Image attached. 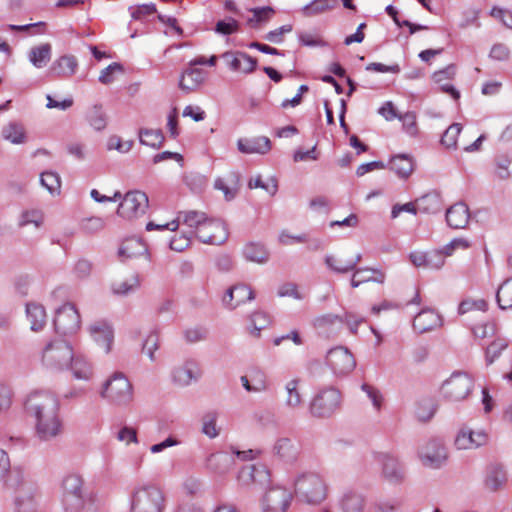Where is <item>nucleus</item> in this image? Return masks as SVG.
I'll return each mask as SVG.
<instances>
[{
	"mask_svg": "<svg viewBox=\"0 0 512 512\" xmlns=\"http://www.w3.org/2000/svg\"><path fill=\"white\" fill-rule=\"evenodd\" d=\"M24 407L39 441L51 442L63 434L61 405L56 395L44 390L34 391L27 396Z\"/></svg>",
	"mask_w": 512,
	"mask_h": 512,
	"instance_id": "1",
	"label": "nucleus"
},
{
	"mask_svg": "<svg viewBox=\"0 0 512 512\" xmlns=\"http://www.w3.org/2000/svg\"><path fill=\"white\" fill-rule=\"evenodd\" d=\"M60 504L63 512H101L105 500L97 489L86 485L82 475L68 473L60 482Z\"/></svg>",
	"mask_w": 512,
	"mask_h": 512,
	"instance_id": "2",
	"label": "nucleus"
},
{
	"mask_svg": "<svg viewBox=\"0 0 512 512\" xmlns=\"http://www.w3.org/2000/svg\"><path fill=\"white\" fill-rule=\"evenodd\" d=\"M176 220H179V224L183 223L191 228L196 238L204 244L221 245L228 238V230L224 222L209 218L202 211H179Z\"/></svg>",
	"mask_w": 512,
	"mask_h": 512,
	"instance_id": "3",
	"label": "nucleus"
},
{
	"mask_svg": "<svg viewBox=\"0 0 512 512\" xmlns=\"http://www.w3.org/2000/svg\"><path fill=\"white\" fill-rule=\"evenodd\" d=\"M128 512H166L167 496L163 488L153 482L135 484L127 498Z\"/></svg>",
	"mask_w": 512,
	"mask_h": 512,
	"instance_id": "4",
	"label": "nucleus"
},
{
	"mask_svg": "<svg viewBox=\"0 0 512 512\" xmlns=\"http://www.w3.org/2000/svg\"><path fill=\"white\" fill-rule=\"evenodd\" d=\"M6 484L13 490L15 512H39V487L29 475L20 469H14Z\"/></svg>",
	"mask_w": 512,
	"mask_h": 512,
	"instance_id": "5",
	"label": "nucleus"
},
{
	"mask_svg": "<svg viewBox=\"0 0 512 512\" xmlns=\"http://www.w3.org/2000/svg\"><path fill=\"white\" fill-rule=\"evenodd\" d=\"M99 395L111 405L126 407L134 399V388L124 373L114 372L103 382Z\"/></svg>",
	"mask_w": 512,
	"mask_h": 512,
	"instance_id": "6",
	"label": "nucleus"
},
{
	"mask_svg": "<svg viewBox=\"0 0 512 512\" xmlns=\"http://www.w3.org/2000/svg\"><path fill=\"white\" fill-rule=\"evenodd\" d=\"M73 347L64 340H52L45 344L40 352V362L44 369L62 372L68 369L73 360Z\"/></svg>",
	"mask_w": 512,
	"mask_h": 512,
	"instance_id": "7",
	"label": "nucleus"
},
{
	"mask_svg": "<svg viewBox=\"0 0 512 512\" xmlns=\"http://www.w3.org/2000/svg\"><path fill=\"white\" fill-rule=\"evenodd\" d=\"M473 378L463 372H454L445 380L441 387L443 398L449 402H460L465 400L473 391Z\"/></svg>",
	"mask_w": 512,
	"mask_h": 512,
	"instance_id": "8",
	"label": "nucleus"
},
{
	"mask_svg": "<svg viewBox=\"0 0 512 512\" xmlns=\"http://www.w3.org/2000/svg\"><path fill=\"white\" fill-rule=\"evenodd\" d=\"M295 492L307 503L317 504L326 497V485L321 477L314 473L300 475L294 483Z\"/></svg>",
	"mask_w": 512,
	"mask_h": 512,
	"instance_id": "9",
	"label": "nucleus"
},
{
	"mask_svg": "<svg viewBox=\"0 0 512 512\" xmlns=\"http://www.w3.org/2000/svg\"><path fill=\"white\" fill-rule=\"evenodd\" d=\"M423 467L431 470H439L447 465L449 452L440 438L428 440L419 455Z\"/></svg>",
	"mask_w": 512,
	"mask_h": 512,
	"instance_id": "10",
	"label": "nucleus"
},
{
	"mask_svg": "<svg viewBox=\"0 0 512 512\" xmlns=\"http://www.w3.org/2000/svg\"><path fill=\"white\" fill-rule=\"evenodd\" d=\"M340 400L341 395L337 389L333 387L323 389L311 400L309 411L317 418L329 417L338 409Z\"/></svg>",
	"mask_w": 512,
	"mask_h": 512,
	"instance_id": "11",
	"label": "nucleus"
},
{
	"mask_svg": "<svg viewBox=\"0 0 512 512\" xmlns=\"http://www.w3.org/2000/svg\"><path fill=\"white\" fill-rule=\"evenodd\" d=\"M54 329L62 336L73 335L81 325L80 314L74 304L68 302L60 306L53 319Z\"/></svg>",
	"mask_w": 512,
	"mask_h": 512,
	"instance_id": "12",
	"label": "nucleus"
},
{
	"mask_svg": "<svg viewBox=\"0 0 512 512\" xmlns=\"http://www.w3.org/2000/svg\"><path fill=\"white\" fill-rule=\"evenodd\" d=\"M147 195L139 190L127 192L122 198L117 214L124 219H134L145 214L148 208Z\"/></svg>",
	"mask_w": 512,
	"mask_h": 512,
	"instance_id": "13",
	"label": "nucleus"
},
{
	"mask_svg": "<svg viewBox=\"0 0 512 512\" xmlns=\"http://www.w3.org/2000/svg\"><path fill=\"white\" fill-rule=\"evenodd\" d=\"M293 499V493L284 486L270 487L261 499L263 512H286Z\"/></svg>",
	"mask_w": 512,
	"mask_h": 512,
	"instance_id": "14",
	"label": "nucleus"
},
{
	"mask_svg": "<svg viewBox=\"0 0 512 512\" xmlns=\"http://www.w3.org/2000/svg\"><path fill=\"white\" fill-rule=\"evenodd\" d=\"M326 361L333 373L344 376L353 371L356 362L352 353L345 347L331 349L326 356Z\"/></svg>",
	"mask_w": 512,
	"mask_h": 512,
	"instance_id": "15",
	"label": "nucleus"
},
{
	"mask_svg": "<svg viewBox=\"0 0 512 512\" xmlns=\"http://www.w3.org/2000/svg\"><path fill=\"white\" fill-rule=\"evenodd\" d=\"M237 479L243 486H264L270 482V472L264 465H246L238 472Z\"/></svg>",
	"mask_w": 512,
	"mask_h": 512,
	"instance_id": "16",
	"label": "nucleus"
},
{
	"mask_svg": "<svg viewBox=\"0 0 512 512\" xmlns=\"http://www.w3.org/2000/svg\"><path fill=\"white\" fill-rule=\"evenodd\" d=\"M221 58L226 61L229 69L234 72L250 74L255 70L257 66V60L245 52L228 51L223 53Z\"/></svg>",
	"mask_w": 512,
	"mask_h": 512,
	"instance_id": "17",
	"label": "nucleus"
},
{
	"mask_svg": "<svg viewBox=\"0 0 512 512\" xmlns=\"http://www.w3.org/2000/svg\"><path fill=\"white\" fill-rule=\"evenodd\" d=\"M243 388L249 393L265 392L269 388L266 373L259 367H252L247 375L240 377Z\"/></svg>",
	"mask_w": 512,
	"mask_h": 512,
	"instance_id": "18",
	"label": "nucleus"
},
{
	"mask_svg": "<svg viewBox=\"0 0 512 512\" xmlns=\"http://www.w3.org/2000/svg\"><path fill=\"white\" fill-rule=\"evenodd\" d=\"M254 297V292L250 286L236 284L227 290L223 297V303L227 308L235 309L247 301H252Z\"/></svg>",
	"mask_w": 512,
	"mask_h": 512,
	"instance_id": "19",
	"label": "nucleus"
},
{
	"mask_svg": "<svg viewBox=\"0 0 512 512\" xmlns=\"http://www.w3.org/2000/svg\"><path fill=\"white\" fill-rule=\"evenodd\" d=\"M487 436L483 431H472L462 428L455 437L454 444L459 450L475 449L486 443Z\"/></svg>",
	"mask_w": 512,
	"mask_h": 512,
	"instance_id": "20",
	"label": "nucleus"
},
{
	"mask_svg": "<svg viewBox=\"0 0 512 512\" xmlns=\"http://www.w3.org/2000/svg\"><path fill=\"white\" fill-rule=\"evenodd\" d=\"M74 379L90 381L94 376L92 363L82 354L73 351V360L69 362L68 369Z\"/></svg>",
	"mask_w": 512,
	"mask_h": 512,
	"instance_id": "21",
	"label": "nucleus"
},
{
	"mask_svg": "<svg viewBox=\"0 0 512 512\" xmlns=\"http://www.w3.org/2000/svg\"><path fill=\"white\" fill-rule=\"evenodd\" d=\"M88 330L93 340L108 353L114 338L112 327L105 321H96Z\"/></svg>",
	"mask_w": 512,
	"mask_h": 512,
	"instance_id": "22",
	"label": "nucleus"
},
{
	"mask_svg": "<svg viewBox=\"0 0 512 512\" xmlns=\"http://www.w3.org/2000/svg\"><path fill=\"white\" fill-rule=\"evenodd\" d=\"M206 78V71L191 66L181 74L179 88L186 93L196 91L205 82Z\"/></svg>",
	"mask_w": 512,
	"mask_h": 512,
	"instance_id": "23",
	"label": "nucleus"
},
{
	"mask_svg": "<svg viewBox=\"0 0 512 512\" xmlns=\"http://www.w3.org/2000/svg\"><path fill=\"white\" fill-rule=\"evenodd\" d=\"M234 454L229 451H219L210 454L206 459V467L214 473L223 475L234 466Z\"/></svg>",
	"mask_w": 512,
	"mask_h": 512,
	"instance_id": "24",
	"label": "nucleus"
},
{
	"mask_svg": "<svg viewBox=\"0 0 512 512\" xmlns=\"http://www.w3.org/2000/svg\"><path fill=\"white\" fill-rule=\"evenodd\" d=\"M237 148L243 154H266L271 150V141L268 137L240 138Z\"/></svg>",
	"mask_w": 512,
	"mask_h": 512,
	"instance_id": "25",
	"label": "nucleus"
},
{
	"mask_svg": "<svg viewBox=\"0 0 512 512\" xmlns=\"http://www.w3.org/2000/svg\"><path fill=\"white\" fill-rule=\"evenodd\" d=\"M337 508L340 512H365L364 498L358 492L347 489L339 496Z\"/></svg>",
	"mask_w": 512,
	"mask_h": 512,
	"instance_id": "26",
	"label": "nucleus"
},
{
	"mask_svg": "<svg viewBox=\"0 0 512 512\" xmlns=\"http://www.w3.org/2000/svg\"><path fill=\"white\" fill-rule=\"evenodd\" d=\"M273 451L283 461L294 462L299 456L300 446L289 437H280L276 440Z\"/></svg>",
	"mask_w": 512,
	"mask_h": 512,
	"instance_id": "27",
	"label": "nucleus"
},
{
	"mask_svg": "<svg viewBox=\"0 0 512 512\" xmlns=\"http://www.w3.org/2000/svg\"><path fill=\"white\" fill-rule=\"evenodd\" d=\"M470 212L468 206L463 203H455L446 212L447 224L453 229H464L469 223Z\"/></svg>",
	"mask_w": 512,
	"mask_h": 512,
	"instance_id": "28",
	"label": "nucleus"
},
{
	"mask_svg": "<svg viewBox=\"0 0 512 512\" xmlns=\"http://www.w3.org/2000/svg\"><path fill=\"white\" fill-rule=\"evenodd\" d=\"M200 369L197 363L193 361H186L180 366L173 369L172 378L173 381L180 386H187L193 380H197L200 377Z\"/></svg>",
	"mask_w": 512,
	"mask_h": 512,
	"instance_id": "29",
	"label": "nucleus"
},
{
	"mask_svg": "<svg viewBox=\"0 0 512 512\" xmlns=\"http://www.w3.org/2000/svg\"><path fill=\"white\" fill-rule=\"evenodd\" d=\"M456 73V67L454 65H449L446 68L439 70L433 74V79L435 83L440 85V89L442 92L451 95V97L455 100L460 98V92L449 82L452 80Z\"/></svg>",
	"mask_w": 512,
	"mask_h": 512,
	"instance_id": "30",
	"label": "nucleus"
},
{
	"mask_svg": "<svg viewBox=\"0 0 512 512\" xmlns=\"http://www.w3.org/2000/svg\"><path fill=\"white\" fill-rule=\"evenodd\" d=\"M26 316L30 323V329L38 332L44 328L47 323L45 308L38 303H28L26 305Z\"/></svg>",
	"mask_w": 512,
	"mask_h": 512,
	"instance_id": "31",
	"label": "nucleus"
},
{
	"mask_svg": "<svg viewBox=\"0 0 512 512\" xmlns=\"http://www.w3.org/2000/svg\"><path fill=\"white\" fill-rule=\"evenodd\" d=\"M438 408L436 397L423 393L418 400V422H429L435 416Z\"/></svg>",
	"mask_w": 512,
	"mask_h": 512,
	"instance_id": "32",
	"label": "nucleus"
},
{
	"mask_svg": "<svg viewBox=\"0 0 512 512\" xmlns=\"http://www.w3.org/2000/svg\"><path fill=\"white\" fill-rule=\"evenodd\" d=\"M442 317L433 309L418 312V333H426L442 326Z\"/></svg>",
	"mask_w": 512,
	"mask_h": 512,
	"instance_id": "33",
	"label": "nucleus"
},
{
	"mask_svg": "<svg viewBox=\"0 0 512 512\" xmlns=\"http://www.w3.org/2000/svg\"><path fill=\"white\" fill-rule=\"evenodd\" d=\"M299 379H291L286 382L284 389L286 396L284 398V405L290 411H295L302 405V396L299 391Z\"/></svg>",
	"mask_w": 512,
	"mask_h": 512,
	"instance_id": "34",
	"label": "nucleus"
},
{
	"mask_svg": "<svg viewBox=\"0 0 512 512\" xmlns=\"http://www.w3.org/2000/svg\"><path fill=\"white\" fill-rule=\"evenodd\" d=\"M78 61L73 55H64L58 58L51 67V70L58 76L70 77L75 74Z\"/></svg>",
	"mask_w": 512,
	"mask_h": 512,
	"instance_id": "35",
	"label": "nucleus"
},
{
	"mask_svg": "<svg viewBox=\"0 0 512 512\" xmlns=\"http://www.w3.org/2000/svg\"><path fill=\"white\" fill-rule=\"evenodd\" d=\"M383 476L390 483H400L405 478L402 465L392 457H385L383 461Z\"/></svg>",
	"mask_w": 512,
	"mask_h": 512,
	"instance_id": "36",
	"label": "nucleus"
},
{
	"mask_svg": "<svg viewBox=\"0 0 512 512\" xmlns=\"http://www.w3.org/2000/svg\"><path fill=\"white\" fill-rule=\"evenodd\" d=\"M140 287V278L137 273L131 274L129 277L114 281L111 284V290L114 295L126 296Z\"/></svg>",
	"mask_w": 512,
	"mask_h": 512,
	"instance_id": "37",
	"label": "nucleus"
},
{
	"mask_svg": "<svg viewBox=\"0 0 512 512\" xmlns=\"http://www.w3.org/2000/svg\"><path fill=\"white\" fill-rule=\"evenodd\" d=\"M390 166L400 178H407L413 171V160L407 154H398L391 158Z\"/></svg>",
	"mask_w": 512,
	"mask_h": 512,
	"instance_id": "38",
	"label": "nucleus"
},
{
	"mask_svg": "<svg viewBox=\"0 0 512 512\" xmlns=\"http://www.w3.org/2000/svg\"><path fill=\"white\" fill-rule=\"evenodd\" d=\"M243 256L247 261L264 264L268 261L269 253L260 243H248L243 248Z\"/></svg>",
	"mask_w": 512,
	"mask_h": 512,
	"instance_id": "39",
	"label": "nucleus"
},
{
	"mask_svg": "<svg viewBox=\"0 0 512 512\" xmlns=\"http://www.w3.org/2000/svg\"><path fill=\"white\" fill-rule=\"evenodd\" d=\"M442 202L438 192H429L418 198V210L423 213L433 214L441 210Z\"/></svg>",
	"mask_w": 512,
	"mask_h": 512,
	"instance_id": "40",
	"label": "nucleus"
},
{
	"mask_svg": "<svg viewBox=\"0 0 512 512\" xmlns=\"http://www.w3.org/2000/svg\"><path fill=\"white\" fill-rule=\"evenodd\" d=\"M444 250L442 251H430L422 253L418 256V267L422 266L428 269H440L445 264Z\"/></svg>",
	"mask_w": 512,
	"mask_h": 512,
	"instance_id": "41",
	"label": "nucleus"
},
{
	"mask_svg": "<svg viewBox=\"0 0 512 512\" xmlns=\"http://www.w3.org/2000/svg\"><path fill=\"white\" fill-rule=\"evenodd\" d=\"M1 133L4 139L13 144H23L27 140L24 126L18 122L8 123L2 128Z\"/></svg>",
	"mask_w": 512,
	"mask_h": 512,
	"instance_id": "42",
	"label": "nucleus"
},
{
	"mask_svg": "<svg viewBox=\"0 0 512 512\" xmlns=\"http://www.w3.org/2000/svg\"><path fill=\"white\" fill-rule=\"evenodd\" d=\"M230 178V180H225L224 178L219 177L214 182V188L222 191L227 201L233 200L238 192V176L233 173Z\"/></svg>",
	"mask_w": 512,
	"mask_h": 512,
	"instance_id": "43",
	"label": "nucleus"
},
{
	"mask_svg": "<svg viewBox=\"0 0 512 512\" xmlns=\"http://www.w3.org/2000/svg\"><path fill=\"white\" fill-rule=\"evenodd\" d=\"M29 60L36 68H43L51 59V45L45 43L33 47L29 52Z\"/></svg>",
	"mask_w": 512,
	"mask_h": 512,
	"instance_id": "44",
	"label": "nucleus"
},
{
	"mask_svg": "<svg viewBox=\"0 0 512 512\" xmlns=\"http://www.w3.org/2000/svg\"><path fill=\"white\" fill-rule=\"evenodd\" d=\"M337 0H313L305 5L301 12L305 17H314L333 9Z\"/></svg>",
	"mask_w": 512,
	"mask_h": 512,
	"instance_id": "45",
	"label": "nucleus"
},
{
	"mask_svg": "<svg viewBox=\"0 0 512 512\" xmlns=\"http://www.w3.org/2000/svg\"><path fill=\"white\" fill-rule=\"evenodd\" d=\"M89 125L96 131H102L107 126V115L102 106L94 105L86 114Z\"/></svg>",
	"mask_w": 512,
	"mask_h": 512,
	"instance_id": "46",
	"label": "nucleus"
},
{
	"mask_svg": "<svg viewBox=\"0 0 512 512\" xmlns=\"http://www.w3.org/2000/svg\"><path fill=\"white\" fill-rule=\"evenodd\" d=\"M496 301L501 310L512 309V277L498 287Z\"/></svg>",
	"mask_w": 512,
	"mask_h": 512,
	"instance_id": "47",
	"label": "nucleus"
},
{
	"mask_svg": "<svg viewBox=\"0 0 512 512\" xmlns=\"http://www.w3.org/2000/svg\"><path fill=\"white\" fill-rule=\"evenodd\" d=\"M140 142L153 148H159L164 142V135L160 129H140Z\"/></svg>",
	"mask_w": 512,
	"mask_h": 512,
	"instance_id": "48",
	"label": "nucleus"
},
{
	"mask_svg": "<svg viewBox=\"0 0 512 512\" xmlns=\"http://www.w3.org/2000/svg\"><path fill=\"white\" fill-rule=\"evenodd\" d=\"M44 222V214L41 210L32 209L25 210L20 214L18 225L24 227L34 225L36 228L41 227Z\"/></svg>",
	"mask_w": 512,
	"mask_h": 512,
	"instance_id": "49",
	"label": "nucleus"
},
{
	"mask_svg": "<svg viewBox=\"0 0 512 512\" xmlns=\"http://www.w3.org/2000/svg\"><path fill=\"white\" fill-rule=\"evenodd\" d=\"M462 131V126L459 123H453L444 132L441 138V144L447 149H455L457 140Z\"/></svg>",
	"mask_w": 512,
	"mask_h": 512,
	"instance_id": "50",
	"label": "nucleus"
},
{
	"mask_svg": "<svg viewBox=\"0 0 512 512\" xmlns=\"http://www.w3.org/2000/svg\"><path fill=\"white\" fill-rule=\"evenodd\" d=\"M361 390L366 394L367 398L371 401L373 408L376 411H380L384 404V396L380 389L371 384L363 383L361 385Z\"/></svg>",
	"mask_w": 512,
	"mask_h": 512,
	"instance_id": "51",
	"label": "nucleus"
},
{
	"mask_svg": "<svg viewBox=\"0 0 512 512\" xmlns=\"http://www.w3.org/2000/svg\"><path fill=\"white\" fill-rule=\"evenodd\" d=\"M40 182L52 195L60 193L61 181L57 173L43 172L40 176Z\"/></svg>",
	"mask_w": 512,
	"mask_h": 512,
	"instance_id": "52",
	"label": "nucleus"
},
{
	"mask_svg": "<svg viewBox=\"0 0 512 512\" xmlns=\"http://www.w3.org/2000/svg\"><path fill=\"white\" fill-rule=\"evenodd\" d=\"M506 481L505 472L498 467L492 468L485 479V485L490 490L499 489Z\"/></svg>",
	"mask_w": 512,
	"mask_h": 512,
	"instance_id": "53",
	"label": "nucleus"
},
{
	"mask_svg": "<svg viewBox=\"0 0 512 512\" xmlns=\"http://www.w3.org/2000/svg\"><path fill=\"white\" fill-rule=\"evenodd\" d=\"M508 346V343L504 339H497L493 341L486 349V362L492 364L497 359L503 350Z\"/></svg>",
	"mask_w": 512,
	"mask_h": 512,
	"instance_id": "54",
	"label": "nucleus"
},
{
	"mask_svg": "<svg viewBox=\"0 0 512 512\" xmlns=\"http://www.w3.org/2000/svg\"><path fill=\"white\" fill-rule=\"evenodd\" d=\"M159 348V336L155 332H151L147 335L145 338L143 345H142V351L145 353L148 358L153 362L156 360L155 358V351Z\"/></svg>",
	"mask_w": 512,
	"mask_h": 512,
	"instance_id": "55",
	"label": "nucleus"
},
{
	"mask_svg": "<svg viewBox=\"0 0 512 512\" xmlns=\"http://www.w3.org/2000/svg\"><path fill=\"white\" fill-rule=\"evenodd\" d=\"M488 304L484 299H466L458 307L459 314H465L473 310L486 311Z\"/></svg>",
	"mask_w": 512,
	"mask_h": 512,
	"instance_id": "56",
	"label": "nucleus"
},
{
	"mask_svg": "<svg viewBox=\"0 0 512 512\" xmlns=\"http://www.w3.org/2000/svg\"><path fill=\"white\" fill-rule=\"evenodd\" d=\"M269 323L268 316L263 312H255L251 316V327L250 333L253 336L259 337L260 332L264 329Z\"/></svg>",
	"mask_w": 512,
	"mask_h": 512,
	"instance_id": "57",
	"label": "nucleus"
},
{
	"mask_svg": "<svg viewBox=\"0 0 512 512\" xmlns=\"http://www.w3.org/2000/svg\"><path fill=\"white\" fill-rule=\"evenodd\" d=\"M216 413H208L203 418L202 432L210 439H214L219 435V429L216 426Z\"/></svg>",
	"mask_w": 512,
	"mask_h": 512,
	"instance_id": "58",
	"label": "nucleus"
},
{
	"mask_svg": "<svg viewBox=\"0 0 512 512\" xmlns=\"http://www.w3.org/2000/svg\"><path fill=\"white\" fill-rule=\"evenodd\" d=\"M325 263L330 270H332L336 273L345 274L350 271H353V264H348V262H343L333 255H327L325 257Z\"/></svg>",
	"mask_w": 512,
	"mask_h": 512,
	"instance_id": "59",
	"label": "nucleus"
},
{
	"mask_svg": "<svg viewBox=\"0 0 512 512\" xmlns=\"http://www.w3.org/2000/svg\"><path fill=\"white\" fill-rule=\"evenodd\" d=\"M250 11L253 13V16L248 19V23L250 24L266 22L270 20L274 14V9L269 6L253 8Z\"/></svg>",
	"mask_w": 512,
	"mask_h": 512,
	"instance_id": "60",
	"label": "nucleus"
},
{
	"mask_svg": "<svg viewBox=\"0 0 512 512\" xmlns=\"http://www.w3.org/2000/svg\"><path fill=\"white\" fill-rule=\"evenodd\" d=\"M511 164V158L502 154L496 157L495 165H496V175L501 179H507L510 176L509 166Z\"/></svg>",
	"mask_w": 512,
	"mask_h": 512,
	"instance_id": "61",
	"label": "nucleus"
},
{
	"mask_svg": "<svg viewBox=\"0 0 512 512\" xmlns=\"http://www.w3.org/2000/svg\"><path fill=\"white\" fill-rule=\"evenodd\" d=\"M277 295L279 297H292L297 300L304 299V294L299 292L298 286L295 283H284L279 286Z\"/></svg>",
	"mask_w": 512,
	"mask_h": 512,
	"instance_id": "62",
	"label": "nucleus"
},
{
	"mask_svg": "<svg viewBox=\"0 0 512 512\" xmlns=\"http://www.w3.org/2000/svg\"><path fill=\"white\" fill-rule=\"evenodd\" d=\"M122 71V66L119 63L114 62L101 71L99 75V81L102 84H110L115 79L114 74L121 73Z\"/></svg>",
	"mask_w": 512,
	"mask_h": 512,
	"instance_id": "63",
	"label": "nucleus"
},
{
	"mask_svg": "<svg viewBox=\"0 0 512 512\" xmlns=\"http://www.w3.org/2000/svg\"><path fill=\"white\" fill-rule=\"evenodd\" d=\"M105 227V221L101 217L92 216L82 221V228L88 233H96Z\"/></svg>",
	"mask_w": 512,
	"mask_h": 512,
	"instance_id": "64",
	"label": "nucleus"
}]
</instances>
